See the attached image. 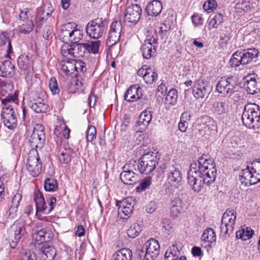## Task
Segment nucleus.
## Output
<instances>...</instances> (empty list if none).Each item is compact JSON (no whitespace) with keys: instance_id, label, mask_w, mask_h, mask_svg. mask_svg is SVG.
Wrapping results in <instances>:
<instances>
[{"instance_id":"1","label":"nucleus","mask_w":260,"mask_h":260,"mask_svg":"<svg viewBox=\"0 0 260 260\" xmlns=\"http://www.w3.org/2000/svg\"><path fill=\"white\" fill-rule=\"evenodd\" d=\"M217 170L212 158L203 154L192 162L187 173V182L192 189L200 192L205 184L210 185L216 179Z\"/></svg>"},{"instance_id":"2","label":"nucleus","mask_w":260,"mask_h":260,"mask_svg":"<svg viewBox=\"0 0 260 260\" xmlns=\"http://www.w3.org/2000/svg\"><path fill=\"white\" fill-rule=\"evenodd\" d=\"M239 179L242 184L248 186L260 182V159L253 160L250 165L242 170Z\"/></svg>"},{"instance_id":"3","label":"nucleus","mask_w":260,"mask_h":260,"mask_svg":"<svg viewBox=\"0 0 260 260\" xmlns=\"http://www.w3.org/2000/svg\"><path fill=\"white\" fill-rule=\"evenodd\" d=\"M243 124L247 127H258L260 124V107L256 104L248 103L245 106L242 115Z\"/></svg>"},{"instance_id":"4","label":"nucleus","mask_w":260,"mask_h":260,"mask_svg":"<svg viewBox=\"0 0 260 260\" xmlns=\"http://www.w3.org/2000/svg\"><path fill=\"white\" fill-rule=\"evenodd\" d=\"M159 244L154 239L148 240L142 247L137 250L138 257L141 260H154L159 253Z\"/></svg>"},{"instance_id":"5","label":"nucleus","mask_w":260,"mask_h":260,"mask_svg":"<svg viewBox=\"0 0 260 260\" xmlns=\"http://www.w3.org/2000/svg\"><path fill=\"white\" fill-rule=\"evenodd\" d=\"M108 22L106 19L97 18L90 21L86 25V32L87 36L93 39L101 38L106 31Z\"/></svg>"},{"instance_id":"6","label":"nucleus","mask_w":260,"mask_h":260,"mask_svg":"<svg viewBox=\"0 0 260 260\" xmlns=\"http://www.w3.org/2000/svg\"><path fill=\"white\" fill-rule=\"evenodd\" d=\"M159 157L156 153L148 152L139 159L138 169L141 174L148 175L153 172L158 165Z\"/></svg>"},{"instance_id":"7","label":"nucleus","mask_w":260,"mask_h":260,"mask_svg":"<svg viewBox=\"0 0 260 260\" xmlns=\"http://www.w3.org/2000/svg\"><path fill=\"white\" fill-rule=\"evenodd\" d=\"M238 83L233 76H223L217 81L216 90L224 96L231 95L236 91Z\"/></svg>"},{"instance_id":"8","label":"nucleus","mask_w":260,"mask_h":260,"mask_svg":"<svg viewBox=\"0 0 260 260\" xmlns=\"http://www.w3.org/2000/svg\"><path fill=\"white\" fill-rule=\"evenodd\" d=\"M26 233L24 222L16 221L12 225L9 233V241L11 247L15 248L21 238L25 235Z\"/></svg>"},{"instance_id":"9","label":"nucleus","mask_w":260,"mask_h":260,"mask_svg":"<svg viewBox=\"0 0 260 260\" xmlns=\"http://www.w3.org/2000/svg\"><path fill=\"white\" fill-rule=\"evenodd\" d=\"M45 92L41 91L40 93H32L30 98L28 106L35 112L37 113H46L49 109V106L44 101Z\"/></svg>"},{"instance_id":"10","label":"nucleus","mask_w":260,"mask_h":260,"mask_svg":"<svg viewBox=\"0 0 260 260\" xmlns=\"http://www.w3.org/2000/svg\"><path fill=\"white\" fill-rule=\"evenodd\" d=\"M236 219L235 211L233 209H227L222 217L221 232L225 235L232 233L235 225Z\"/></svg>"},{"instance_id":"11","label":"nucleus","mask_w":260,"mask_h":260,"mask_svg":"<svg viewBox=\"0 0 260 260\" xmlns=\"http://www.w3.org/2000/svg\"><path fill=\"white\" fill-rule=\"evenodd\" d=\"M3 108L1 119L4 125L10 129H13L17 125V119L14 110L10 105Z\"/></svg>"},{"instance_id":"12","label":"nucleus","mask_w":260,"mask_h":260,"mask_svg":"<svg viewBox=\"0 0 260 260\" xmlns=\"http://www.w3.org/2000/svg\"><path fill=\"white\" fill-rule=\"evenodd\" d=\"M45 134L44 127L42 125L37 124L29 139V143L32 147L41 149L45 140Z\"/></svg>"},{"instance_id":"13","label":"nucleus","mask_w":260,"mask_h":260,"mask_svg":"<svg viewBox=\"0 0 260 260\" xmlns=\"http://www.w3.org/2000/svg\"><path fill=\"white\" fill-rule=\"evenodd\" d=\"M121 30L122 24L120 21H114L112 22L106 41L108 46H112L119 40Z\"/></svg>"},{"instance_id":"14","label":"nucleus","mask_w":260,"mask_h":260,"mask_svg":"<svg viewBox=\"0 0 260 260\" xmlns=\"http://www.w3.org/2000/svg\"><path fill=\"white\" fill-rule=\"evenodd\" d=\"M42 167V161L38 153L36 155L29 154L26 163V169L29 174L34 177L38 176L41 173Z\"/></svg>"},{"instance_id":"15","label":"nucleus","mask_w":260,"mask_h":260,"mask_svg":"<svg viewBox=\"0 0 260 260\" xmlns=\"http://www.w3.org/2000/svg\"><path fill=\"white\" fill-rule=\"evenodd\" d=\"M244 87L248 93L254 94L260 90V82L258 75L255 73L249 74L244 78Z\"/></svg>"},{"instance_id":"16","label":"nucleus","mask_w":260,"mask_h":260,"mask_svg":"<svg viewBox=\"0 0 260 260\" xmlns=\"http://www.w3.org/2000/svg\"><path fill=\"white\" fill-rule=\"evenodd\" d=\"M142 9L138 4H132L128 7L124 14V21L133 24H137L140 19Z\"/></svg>"},{"instance_id":"17","label":"nucleus","mask_w":260,"mask_h":260,"mask_svg":"<svg viewBox=\"0 0 260 260\" xmlns=\"http://www.w3.org/2000/svg\"><path fill=\"white\" fill-rule=\"evenodd\" d=\"M13 88V85L10 83L3 82L1 84L0 92L4 98H1V101L3 104L7 106L11 102L15 103L17 100L18 94L15 92L14 94L9 93Z\"/></svg>"},{"instance_id":"18","label":"nucleus","mask_w":260,"mask_h":260,"mask_svg":"<svg viewBox=\"0 0 260 260\" xmlns=\"http://www.w3.org/2000/svg\"><path fill=\"white\" fill-rule=\"evenodd\" d=\"M156 39L152 36L144 41L141 47V51L144 58L148 59L156 55Z\"/></svg>"},{"instance_id":"19","label":"nucleus","mask_w":260,"mask_h":260,"mask_svg":"<svg viewBox=\"0 0 260 260\" xmlns=\"http://www.w3.org/2000/svg\"><path fill=\"white\" fill-rule=\"evenodd\" d=\"M211 92L210 86L200 80L195 84L192 88V93L197 99H203L207 97Z\"/></svg>"},{"instance_id":"20","label":"nucleus","mask_w":260,"mask_h":260,"mask_svg":"<svg viewBox=\"0 0 260 260\" xmlns=\"http://www.w3.org/2000/svg\"><path fill=\"white\" fill-rule=\"evenodd\" d=\"M135 204V200L132 198H126L121 201L117 202L116 206L118 207V214L129 216L133 211Z\"/></svg>"},{"instance_id":"21","label":"nucleus","mask_w":260,"mask_h":260,"mask_svg":"<svg viewBox=\"0 0 260 260\" xmlns=\"http://www.w3.org/2000/svg\"><path fill=\"white\" fill-rule=\"evenodd\" d=\"M241 52L240 56L242 65H246L251 63L254 59H256L258 55L259 52L256 48L242 49L239 50Z\"/></svg>"},{"instance_id":"22","label":"nucleus","mask_w":260,"mask_h":260,"mask_svg":"<svg viewBox=\"0 0 260 260\" xmlns=\"http://www.w3.org/2000/svg\"><path fill=\"white\" fill-rule=\"evenodd\" d=\"M215 241L216 235L214 230L211 228L205 230L201 237V246L208 250Z\"/></svg>"},{"instance_id":"23","label":"nucleus","mask_w":260,"mask_h":260,"mask_svg":"<svg viewBox=\"0 0 260 260\" xmlns=\"http://www.w3.org/2000/svg\"><path fill=\"white\" fill-rule=\"evenodd\" d=\"M168 179L170 183L175 186L180 183L182 180V175L180 171V167L178 165L172 166L169 169Z\"/></svg>"},{"instance_id":"24","label":"nucleus","mask_w":260,"mask_h":260,"mask_svg":"<svg viewBox=\"0 0 260 260\" xmlns=\"http://www.w3.org/2000/svg\"><path fill=\"white\" fill-rule=\"evenodd\" d=\"M141 88L136 85L131 86L124 94V99L127 102H132L141 98Z\"/></svg>"},{"instance_id":"25","label":"nucleus","mask_w":260,"mask_h":260,"mask_svg":"<svg viewBox=\"0 0 260 260\" xmlns=\"http://www.w3.org/2000/svg\"><path fill=\"white\" fill-rule=\"evenodd\" d=\"M162 8V6L161 2L159 1L155 0L148 4L145 11L148 15L156 16L160 14Z\"/></svg>"},{"instance_id":"26","label":"nucleus","mask_w":260,"mask_h":260,"mask_svg":"<svg viewBox=\"0 0 260 260\" xmlns=\"http://www.w3.org/2000/svg\"><path fill=\"white\" fill-rule=\"evenodd\" d=\"M52 237L51 231L43 229L37 231L33 234V238L38 243H46L49 241Z\"/></svg>"},{"instance_id":"27","label":"nucleus","mask_w":260,"mask_h":260,"mask_svg":"<svg viewBox=\"0 0 260 260\" xmlns=\"http://www.w3.org/2000/svg\"><path fill=\"white\" fill-rule=\"evenodd\" d=\"M170 211L171 215L174 217H177L184 211V204L180 198H175L171 201Z\"/></svg>"},{"instance_id":"28","label":"nucleus","mask_w":260,"mask_h":260,"mask_svg":"<svg viewBox=\"0 0 260 260\" xmlns=\"http://www.w3.org/2000/svg\"><path fill=\"white\" fill-rule=\"evenodd\" d=\"M181 247L177 243L170 246L165 253V260H177L180 255Z\"/></svg>"},{"instance_id":"29","label":"nucleus","mask_w":260,"mask_h":260,"mask_svg":"<svg viewBox=\"0 0 260 260\" xmlns=\"http://www.w3.org/2000/svg\"><path fill=\"white\" fill-rule=\"evenodd\" d=\"M152 119V114L150 111L145 110L140 115L137 122L138 126H140V129H144L147 127Z\"/></svg>"},{"instance_id":"30","label":"nucleus","mask_w":260,"mask_h":260,"mask_svg":"<svg viewBox=\"0 0 260 260\" xmlns=\"http://www.w3.org/2000/svg\"><path fill=\"white\" fill-rule=\"evenodd\" d=\"M120 178L124 184L132 185L139 181V177L135 172L123 171L120 175Z\"/></svg>"},{"instance_id":"31","label":"nucleus","mask_w":260,"mask_h":260,"mask_svg":"<svg viewBox=\"0 0 260 260\" xmlns=\"http://www.w3.org/2000/svg\"><path fill=\"white\" fill-rule=\"evenodd\" d=\"M42 257L43 260H53L56 255L55 249L47 244H44L41 248Z\"/></svg>"},{"instance_id":"32","label":"nucleus","mask_w":260,"mask_h":260,"mask_svg":"<svg viewBox=\"0 0 260 260\" xmlns=\"http://www.w3.org/2000/svg\"><path fill=\"white\" fill-rule=\"evenodd\" d=\"M132 258V251L127 248H122L113 254L111 260H131Z\"/></svg>"},{"instance_id":"33","label":"nucleus","mask_w":260,"mask_h":260,"mask_svg":"<svg viewBox=\"0 0 260 260\" xmlns=\"http://www.w3.org/2000/svg\"><path fill=\"white\" fill-rule=\"evenodd\" d=\"M255 5L252 0H240L236 5L235 9L239 12H246L251 10Z\"/></svg>"},{"instance_id":"34","label":"nucleus","mask_w":260,"mask_h":260,"mask_svg":"<svg viewBox=\"0 0 260 260\" xmlns=\"http://www.w3.org/2000/svg\"><path fill=\"white\" fill-rule=\"evenodd\" d=\"M15 71V67L13 63L10 61L6 60L3 63V66L1 67L0 76L7 77L12 75Z\"/></svg>"},{"instance_id":"35","label":"nucleus","mask_w":260,"mask_h":260,"mask_svg":"<svg viewBox=\"0 0 260 260\" xmlns=\"http://www.w3.org/2000/svg\"><path fill=\"white\" fill-rule=\"evenodd\" d=\"M213 110L218 115L224 114L229 111V106L228 101L215 102L213 104Z\"/></svg>"},{"instance_id":"36","label":"nucleus","mask_w":260,"mask_h":260,"mask_svg":"<svg viewBox=\"0 0 260 260\" xmlns=\"http://www.w3.org/2000/svg\"><path fill=\"white\" fill-rule=\"evenodd\" d=\"M18 27V31L23 34H29L34 27V23L30 19L20 21Z\"/></svg>"},{"instance_id":"37","label":"nucleus","mask_w":260,"mask_h":260,"mask_svg":"<svg viewBox=\"0 0 260 260\" xmlns=\"http://www.w3.org/2000/svg\"><path fill=\"white\" fill-rule=\"evenodd\" d=\"M0 47L6 48L9 54L12 52L11 41L7 32H3L0 34Z\"/></svg>"},{"instance_id":"38","label":"nucleus","mask_w":260,"mask_h":260,"mask_svg":"<svg viewBox=\"0 0 260 260\" xmlns=\"http://www.w3.org/2000/svg\"><path fill=\"white\" fill-rule=\"evenodd\" d=\"M86 51L84 43H73L72 55L74 57L83 56Z\"/></svg>"},{"instance_id":"39","label":"nucleus","mask_w":260,"mask_h":260,"mask_svg":"<svg viewBox=\"0 0 260 260\" xmlns=\"http://www.w3.org/2000/svg\"><path fill=\"white\" fill-rule=\"evenodd\" d=\"M253 234V231L250 228H243L236 232V237L243 241H246L251 238Z\"/></svg>"},{"instance_id":"40","label":"nucleus","mask_w":260,"mask_h":260,"mask_svg":"<svg viewBox=\"0 0 260 260\" xmlns=\"http://www.w3.org/2000/svg\"><path fill=\"white\" fill-rule=\"evenodd\" d=\"M18 66L19 68L24 71H26V73L29 72L30 70V63L29 59L27 56L21 55L18 58Z\"/></svg>"},{"instance_id":"41","label":"nucleus","mask_w":260,"mask_h":260,"mask_svg":"<svg viewBox=\"0 0 260 260\" xmlns=\"http://www.w3.org/2000/svg\"><path fill=\"white\" fill-rule=\"evenodd\" d=\"M178 99V92L176 89L172 88L169 90L166 97V104L174 105Z\"/></svg>"},{"instance_id":"42","label":"nucleus","mask_w":260,"mask_h":260,"mask_svg":"<svg viewBox=\"0 0 260 260\" xmlns=\"http://www.w3.org/2000/svg\"><path fill=\"white\" fill-rule=\"evenodd\" d=\"M155 70V69L150 68L149 71L145 73L144 80L147 84H151L157 80L158 75Z\"/></svg>"},{"instance_id":"43","label":"nucleus","mask_w":260,"mask_h":260,"mask_svg":"<svg viewBox=\"0 0 260 260\" xmlns=\"http://www.w3.org/2000/svg\"><path fill=\"white\" fill-rule=\"evenodd\" d=\"M100 44L101 42L99 40L90 41L84 43V47L86 51L95 54L98 52Z\"/></svg>"},{"instance_id":"44","label":"nucleus","mask_w":260,"mask_h":260,"mask_svg":"<svg viewBox=\"0 0 260 260\" xmlns=\"http://www.w3.org/2000/svg\"><path fill=\"white\" fill-rule=\"evenodd\" d=\"M73 151L70 148L64 149L59 156L60 161L63 164H67L71 161Z\"/></svg>"},{"instance_id":"45","label":"nucleus","mask_w":260,"mask_h":260,"mask_svg":"<svg viewBox=\"0 0 260 260\" xmlns=\"http://www.w3.org/2000/svg\"><path fill=\"white\" fill-rule=\"evenodd\" d=\"M223 15L221 14H217L213 17H210L209 22V28H216L223 21Z\"/></svg>"},{"instance_id":"46","label":"nucleus","mask_w":260,"mask_h":260,"mask_svg":"<svg viewBox=\"0 0 260 260\" xmlns=\"http://www.w3.org/2000/svg\"><path fill=\"white\" fill-rule=\"evenodd\" d=\"M142 231L141 225L139 223L133 224L127 230V234L129 237L131 238H135L139 235Z\"/></svg>"},{"instance_id":"47","label":"nucleus","mask_w":260,"mask_h":260,"mask_svg":"<svg viewBox=\"0 0 260 260\" xmlns=\"http://www.w3.org/2000/svg\"><path fill=\"white\" fill-rule=\"evenodd\" d=\"M57 182L54 178H47L44 182V188L47 191H55L57 188Z\"/></svg>"},{"instance_id":"48","label":"nucleus","mask_w":260,"mask_h":260,"mask_svg":"<svg viewBox=\"0 0 260 260\" xmlns=\"http://www.w3.org/2000/svg\"><path fill=\"white\" fill-rule=\"evenodd\" d=\"M240 53L241 52H239V50H237L233 54L229 62L232 67L236 68L240 65H242V63H240L241 61Z\"/></svg>"},{"instance_id":"49","label":"nucleus","mask_w":260,"mask_h":260,"mask_svg":"<svg viewBox=\"0 0 260 260\" xmlns=\"http://www.w3.org/2000/svg\"><path fill=\"white\" fill-rule=\"evenodd\" d=\"M82 31L75 27V29L71 31L70 41L73 43H77L82 38Z\"/></svg>"},{"instance_id":"50","label":"nucleus","mask_w":260,"mask_h":260,"mask_svg":"<svg viewBox=\"0 0 260 260\" xmlns=\"http://www.w3.org/2000/svg\"><path fill=\"white\" fill-rule=\"evenodd\" d=\"M96 134V128L93 125H89L86 131V141L91 142L95 139Z\"/></svg>"},{"instance_id":"51","label":"nucleus","mask_w":260,"mask_h":260,"mask_svg":"<svg viewBox=\"0 0 260 260\" xmlns=\"http://www.w3.org/2000/svg\"><path fill=\"white\" fill-rule=\"evenodd\" d=\"M151 179L150 177H147L142 179L140 185L137 187L138 191H142L147 188L151 184Z\"/></svg>"},{"instance_id":"52","label":"nucleus","mask_w":260,"mask_h":260,"mask_svg":"<svg viewBox=\"0 0 260 260\" xmlns=\"http://www.w3.org/2000/svg\"><path fill=\"white\" fill-rule=\"evenodd\" d=\"M49 86L51 92L53 94H57L59 93V89L55 78H51Z\"/></svg>"},{"instance_id":"53","label":"nucleus","mask_w":260,"mask_h":260,"mask_svg":"<svg viewBox=\"0 0 260 260\" xmlns=\"http://www.w3.org/2000/svg\"><path fill=\"white\" fill-rule=\"evenodd\" d=\"M217 6V3L215 0H208L203 5V9L205 11L210 12L213 11Z\"/></svg>"},{"instance_id":"54","label":"nucleus","mask_w":260,"mask_h":260,"mask_svg":"<svg viewBox=\"0 0 260 260\" xmlns=\"http://www.w3.org/2000/svg\"><path fill=\"white\" fill-rule=\"evenodd\" d=\"M72 44H66L62 46L61 48V53L63 56H71L72 55Z\"/></svg>"},{"instance_id":"55","label":"nucleus","mask_w":260,"mask_h":260,"mask_svg":"<svg viewBox=\"0 0 260 260\" xmlns=\"http://www.w3.org/2000/svg\"><path fill=\"white\" fill-rule=\"evenodd\" d=\"M138 165L137 164L136 161L135 160H131L129 163L125 164L123 167V171L126 172H134L135 170H136V167H138Z\"/></svg>"},{"instance_id":"56","label":"nucleus","mask_w":260,"mask_h":260,"mask_svg":"<svg viewBox=\"0 0 260 260\" xmlns=\"http://www.w3.org/2000/svg\"><path fill=\"white\" fill-rule=\"evenodd\" d=\"M47 20V18L45 17L44 14H40L39 13L36 18V28H40L43 23H44Z\"/></svg>"},{"instance_id":"57","label":"nucleus","mask_w":260,"mask_h":260,"mask_svg":"<svg viewBox=\"0 0 260 260\" xmlns=\"http://www.w3.org/2000/svg\"><path fill=\"white\" fill-rule=\"evenodd\" d=\"M47 201L49 205L48 208L47 207V214H48L52 211L56 205V199L55 197H51L49 199H47Z\"/></svg>"},{"instance_id":"58","label":"nucleus","mask_w":260,"mask_h":260,"mask_svg":"<svg viewBox=\"0 0 260 260\" xmlns=\"http://www.w3.org/2000/svg\"><path fill=\"white\" fill-rule=\"evenodd\" d=\"M34 200L36 203V206L40 204L41 202H44L45 200L43 194L40 190H36L34 192Z\"/></svg>"},{"instance_id":"59","label":"nucleus","mask_w":260,"mask_h":260,"mask_svg":"<svg viewBox=\"0 0 260 260\" xmlns=\"http://www.w3.org/2000/svg\"><path fill=\"white\" fill-rule=\"evenodd\" d=\"M75 68L76 72L77 73H79V72L84 73L86 71V68L85 66V63L80 60H75Z\"/></svg>"},{"instance_id":"60","label":"nucleus","mask_w":260,"mask_h":260,"mask_svg":"<svg viewBox=\"0 0 260 260\" xmlns=\"http://www.w3.org/2000/svg\"><path fill=\"white\" fill-rule=\"evenodd\" d=\"M203 21V18L201 15L199 14H194L192 16V22L196 26L202 24Z\"/></svg>"},{"instance_id":"61","label":"nucleus","mask_w":260,"mask_h":260,"mask_svg":"<svg viewBox=\"0 0 260 260\" xmlns=\"http://www.w3.org/2000/svg\"><path fill=\"white\" fill-rule=\"evenodd\" d=\"M22 199V195L20 193H16L13 197L11 205L14 206L15 207H18L20 202Z\"/></svg>"},{"instance_id":"62","label":"nucleus","mask_w":260,"mask_h":260,"mask_svg":"<svg viewBox=\"0 0 260 260\" xmlns=\"http://www.w3.org/2000/svg\"><path fill=\"white\" fill-rule=\"evenodd\" d=\"M36 211L37 213L43 212L44 214H47V205L45 200L41 203L36 205Z\"/></svg>"},{"instance_id":"63","label":"nucleus","mask_w":260,"mask_h":260,"mask_svg":"<svg viewBox=\"0 0 260 260\" xmlns=\"http://www.w3.org/2000/svg\"><path fill=\"white\" fill-rule=\"evenodd\" d=\"M21 260H37V257L35 253L28 251L22 255Z\"/></svg>"},{"instance_id":"64","label":"nucleus","mask_w":260,"mask_h":260,"mask_svg":"<svg viewBox=\"0 0 260 260\" xmlns=\"http://www.w3.org/2000/svg\"><path fill=\"white\" fill-rule=\"evenodd\" d=\"M76 27L77 25L75 23L69 22L63 25L62 27L61 30H64L68 32H71L72 30H73Z\"/></svg>"}]
</instances>
